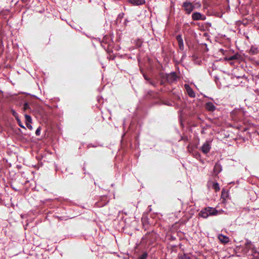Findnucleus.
<instances>
[{
	"instance_id": "obj_1",
	"label": "nucleus",
	"mask_w": 259,
	"mask_h": 259,
	"mask_svg": "<svg viewBox=\"0 0 259 259\" xmlns=\"http://www.w3.org/2000/svg\"><path fill=\"white\" fill-rule=\"evenodd\" d=\"M218 214V210L215 208L206 207L201 210L199 212V216L204 219H206L209 216L216 215Z\"/></svg>"
},
{
	"instance_id": "obj_2",
	"label": "nucleus",
	"mask_w": 259,
	"mask_h": 259,
	"mask_svg": "<svg viewBox=\"0 0 259 259\" xmlns=\"http://www.w3.org/2000/svg\"><path fill=\"white\" fill-rule=\"evenodd\" d=\"M245 249L247 250L245 251V253L251 259H256L259 256V252L257 251L251 242H247L246 244Z\"/></svg>"
},
{
	"instance_id": "obj_3",
	"label": "nucleus",
	"mask_w": 259,
	"mask_h": 259,
	"mask_svg": "<svg viewBox=\"0 0 259 259\" xmlns=\"http://www.w3.org/2000/svg\"><path fill=\"white\" fill-rule=\"evenodd\" d=\"M182 7L184 8L186 13L187 14H190L194 10V7L193 6V3L186 1L183 3Z\"/></svg>"
},
{
	"instance_id": "obj_4",
	"label": "nucleus",
	"mask_w": 259,
	"mask_h": 259,
	"mask_svg": "<svg viewBox=\"0 0 259 259\" xmlns=\"http://www.w3.org/2000/svg\"><path fill=\"white\" fill-rule=\"evenodd\" d=\"M177 76L175 72H171L170 73L166 75V79L169 83H172L177 80Z\"/></svg>"
},
{
	"instance_id": "obj_5",
	"label": "nucleus",
	"mask_w": 259,
	"mask_h": 259,
	"mask_svg": "<svg viewBox=\"0 0 259 259\" xmlns=\"http://www.w3.org/2000/svg\"><path fill=\"white\" fill-rule=\"evenodd\" d=\"M211 148V144L210 141H206L201 147L202 152L204 154L208 153Z\"/></svg>"
},
{
	"instance_id": "obj_6",
	"label": "nucleus",
	"mask_w": 259,
	"mask_h": 259,
	"mask_svg": "<svg viewBox=\"0 0 259 259\" xmlns=\"http://www.w3.org/2000/svg\"><path fill=\"white\" fill-rule=\"evenodd\" d=\"M242 59V56L238 53H236L231 56H227L225 58V60L227 61L237 60L239 61Z\"/></svg>"
},
{
	"instance_id": "obj_7",
	"label": "nucleus",
	"mask_w": 259,
	"mask_h": 259,
	"mask_svg": "<svg viewBox=\"0 0 259 259\" xmlns=\"http://www.w3.org/2000/svg\"><path fill=\"white\" fill-rule=\"evenodd\" d=\"M184 88L188 96L191 98L195 97V93L190 86L188 84L184 85Z\"/></svg>"
},
{
	"instance_id": "obj_8",
	"label": "nucleus",
	"mask_w": 259,
	"mask_h": 259,
	"mask_svg": "<svg viewBox=\"0 0 259 259\" xmlns=\"http://www.w3.org/2000/svg\"><path fill=\"white\" fill-rule=\"evenodd\" d=\"M192 18L193 20H204L205 17L199 12H195L192 15Z\"/></svg>"
},
{
	"instance_id": "obj_9",
	"label": "nucleus",
	"mask_w": 259,
	"mask_h": 259,
	"mask_svg": "<svg viewBox=\"0 0 259 259\" xmlns=\"http://www.w3.org/2000/svg\"><path fill=\"white\" fill-rule=\"evenodd\" d=\"M178 43L179 48L181 51H183L184 49V45L182 36L181 34H179L176 37Z\"/></svg>"
},
{
	"instance_id": "obj_10",
	"label": "nucleus",
	"mask_w": 259,
	"mask_h": 259,
	"mask_svg": "<svg viewBox=\"0 0 259 259\" xmlns=\"http://www.w3.org/2000/svg\"><path fill=\"white\" fill-rule=\"evenodd\" d=\"M206 109L210 112H213L216 109V107L213 103L211 102H207L205 105Z\"/></svg>"
},
{
	"instance_id": "obj_11",
	"label": "nucleus",
	"mask_w": 259,
	"mask_h": 259,
	"mask_svg": "<svg viewBox=\"0 0 259 259\" xmlns=\"http://www.w3.org/2000/svg\"><path fill=\"white\" fill-rule=\"evenodd\" d=\"M128 3L134 6H139L145 3V0H127Z\"/></svg>"
},
{
	"instance_id": "obj_12",
	"label": "nucleus",
	"mask_w": 259,
	"mask_h": 259,
	"mask_svg": "<svg viewBox=\"0 0 259 259\" xmlns=\"http://www.w3.org/2000/svg\"><path fill=\"white\" fill-rule=\"evenodd\" d=\"M218 239L221 242L224 243H227L229 241V237L222 234H219L218 235Z\"/></svg>"
},
{
	"instance_id": "obj_13",
	"label": "nucleus",
	"mask_w": 259,
	"mask_h": 259,
	"mask_svg": "<svg viewBox=\"0 0 259 259\" xmlns=\"http://www.w3.org/2000/svg\"><path fill=\"white\" fill-rule=\"evenodd\" d=\"M222 170V165L219 162L215 163L214 168H213V171L215 174H218L220 173Z\"/></svg>"
},
{
	"instance_id": "obj_14",
	"label": "nucleus",
	"mask_w": 259,
	"mask_h": 259,
	"mask_svg": "<svg viewBox=\"0 0 259 259\" xmlns=\"http://www.w3.org/2000/svg\"><path fill=\"white\" fill-rule=\"evenodd\" d=\"M212 188L214 190H215V191L216 192L219 191L220 188L219 184H218V183H217V182L213 183V185H212Z\"/></svg>"
},
{
	"instance_id": "obj_15",
	"label": "nucleus",
	"mask_w": 259,
	"mask_h": 259,
	"mask_svg": "<svg viewBox=\"0 0 259 259\" xmlns=\"http://www.w3.org/2000/svg\"><path fill=\"white\" fill-rule=\"evenodd\" d=\"M193 6L194 7V9H199L201 7V5L199 2H194V3H193Z\"/></svg>"
},
{
	"instance_id": "obj_16",
	"label": "nucleus",
	"mask_w": 259,
	"mask_h": 259,
	"mask_svg": "<svg viewBox=\"0 0 259 259\" xmlns=\"http://www.w3.org/2000/svg\"><path fill=\"white\" fill-rule=\"evenodd\" d=\"M25 118L26 120V123H31L32 121L31 117L30 115H28L27 114L25 115Z\"/></svg>"
},
{
	"instance_id": "obj_17",
	"label": "nucleus",
	"mask_w": 259,
	"mask_h": 259,
	"mask_svg": "<svg viewBox=\"0 0 259 259\" xmlns=\"http://www.w3.org/2000/svg\"><path fill=\"white\" fill-rule=\"evenodd\" d=\"M148 256V254L146 252L143 253L139 258V259H146Z\"/></svg>"
},
{
	"instance_id": "obj_18",
	"label": "nucleus",
	"mask_w": 259,
	"mask_h": 259,
	"mask_svg": "<svg viewBox=\"0 0 259 259\" xmlns=\"http://www.w3.org/2000/svg\"><path fill=\"white\" fill-rule=\"evenodd\" d=\"M12 115L16 118V119L19 118L18 113L13 109L11 110Z\"/></svg>"
},
{
	"instance_id": "obj_19",
	"label": "nucleus",
	"mask_w": 259,
	"mask_h": 259,
	"mask_svg": "<svg viewBox=\"0 0 259 259\" xmlns=\"http://www.w3.org/2000/svg\"><path fill=\"white\" fill-rule=\"evenodd\" d=\"M30 108L29 105L28 103H25L23 105L24 110H27Z\"/></svg>"
},
{
	"instance_id": "obj_20",
	"label": "nucleus",
	"mask_w": 259,
	"mask_h": 259,
	"mask_svg": "<svg viewBox=\"0 0 259 259\" xmlns=\"http://www.w3.org/2000/svg\"><path fill=\"white\" fill-rule=\"evenodd\" d=\"M180 258L181 259H191V257L186 254H184L180 257Z\"/></svg>"
},
{
	"instance_id": "obj_21",
	"label": "nucleus",
	"mask_w": 259,
	"mask_h": 259,
	"mask_svg": "<svg viewBox=\"0 0 259 259\" xmlns=\"http://www.w3.org/2000/svg\"><path fill=\"white\" fill-rule=\"evenodd\" d=\"M16 120H17V122H18V123L20 127H22V128H23L25 129V126L22 124V122H21V121L20 119L19 118H17V119H16Z\"/></svg>"
},
{
	"instance_id": "obj_22",
	"label": "nucleus",
	"mask_w": 259,
	"mask_h": 259,
	"mask_svg": "<svg viewBox=\"0 0 259 259\" xmlns=\"http://www.w3.org/2000/svg\"><path fill=\"white\" fill-rule=\"evenodd\" d=\"M40 130H41V128L40 127H38L37 130H36L35 131V135L36 136H39L40 134Z\"/></svg>"
},
{
	"instance_id": "obj_23",
	"label": "nucleus",
	"mask_w": 259,
	"mask_h": 259,
	"mask_svg": "<svg viewBox=\"0 0 259 259\" xmlns=\"http://www.w3.org/2000/svg\"><path fill=\"white\" fill-rule=\"evenodd\" d=\"M26 124L27 127L29 130H32V125L31 124H29V123H26Z\"/></svg>"
},
{
	"instance_id": "obj_24",
	"label": "nucleus",
	"mask_w": 259,
	"mask_h": 259,
	"mask_svg": "<svg viewBox=\"0 0 259 259\" xmlns=\"http://www.w3.org/2000/svg\"><path fill=\"white\" fill-rule=\"evenodd\" d=\"M220 52H222V53L223 54V55H225L226 54V53L227 52V51L226 50H224L223 49H221L220 50Z\"/></svg>"
},
{
	"instance_id": "obj_25",
	"label": "nucleus",
	"mask_w": 259,
	"mask_h": 259,
	"mask_svg": "<svg viewBox=\"0 0 259 259\" xmlns=\"http://www.w3.org/2000/svg\"><path fill=\"white\" fill-rule=\"evenodd\" d=\"M150 83L154 87L156 86L155 83L153 81H150Z\"/></svg>"
},
{
	"instance_id": "obj_26",
	"label": "nucleus",
	"mask_w": 259,
	"mask_h": 259,
	"mask_svg": "<svg viewBox=\"0 0 259 259\" xmlns=\"http://www.w3.org/2000/svg\"><path fill=\"white\" fill-rule=\"evenodd\" d=\"M144 78L146 79V80H148L149 78L146 76V75H144Z\"/></svg>"
}]
</instances>
